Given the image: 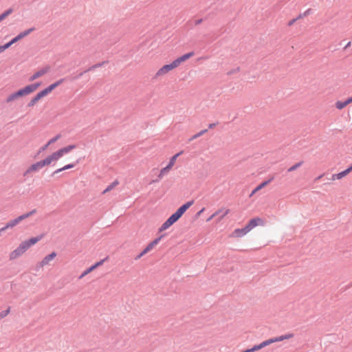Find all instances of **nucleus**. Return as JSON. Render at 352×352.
I'll return each instance as SVG.
<instances>
[{
  "label": "nucleus",
  "mask_w": 352,
  "mask_h": 352,
  "mask_svg": "<svg viewBox=\"0 0 352 352\" xmlns=\"http://www.w3.org/2000/svg\"><path fill=\"white\" fill-rule=\"evenodd\" d=\"M193 56L194 52H191L178 57L170 64L163 65L157 71L155 76L157 78H159L165 76L172 70L178 67L182 63L185 62L186 60H187Z\"/></svg>",
  "instance_id": "nucleus-1"
},
{
  "label": "nucleus",
  "mask_w": 352,
  "mask_h": 352,
  "mask_svg": "<svg viewBox=\"0 0 352 352\" xmlns=\"http://www.w3.org/2000/svg\"><path fill=\"white\" fill-rule=\"evenodd\" d=\"M42 236L30 238L28 240L22 241L19 246L12 250L9 254L10 260H15L23 255L29 248L35 245L37 242L42 239Z\"/></svg>",
  "instance_id": "nucleus-2"
},
{
  "label": "nucleus",
  "mask_w": 352,
  "mask_h": 352,
  "mask_svg": "<svg viewBox=\"0 0 352 352\" xmlns=\"http://www.w3.org/2000/svg\"><path fill=\"white\" fill-rule=\"evenodd\" d=\"M192 201H188L182 205L173 213L159 228L160 232H164L173 225L184 214V212L192 205Z\"/></svg>",
  "instance_id": "nucleus-3"
},
{
  "label": "nucleus",
  "mask_w": 352,
  "mask_h": 352,
  "mask_svg": "<svg viewBox=\"0 0 352 352\" xmlns=\"http://www.w3.org/2000/svg\"><path fill=\"white\" fill-rule=\"evenodd\" d=\"M76 147L75 144H69L52 153L43 160L45 166L56 164L64 155L76 148Z\"/></svg>",
  "instance_id": "nucleus-4"
},
{
  "label": "nucleus",
  "mask_w": 352,
  "mask_h": 352,
  "mask_svg": "<svg viewBox=\"0 0 352 352\" xmlns=\"http://www.w3.org/2000/svg\"><path fill=\"white\" fill-rule=\"evenodd\" d=\"M40 86V82H36L34 84L27 85L25 87L8 96L6 99V101L7 102H10L18 99L19 98L28 96L35 91Z\"/></svg>",
  "instance_id": "nucleus-5"
},
{
  "label": "nucleus",
  "mask_w": 352,
  "mask_h": 352,
  "mask_svg": "<svg viewBox=\"0 0 352 352\" xmlns=\"http://www.w3.org/2000/svg\"><path fill=\"white\" fill-rule=\"evenodd\" d=\"M64 81V79H60L55 82L51 84L47 87L45 88L42 91H39L34 98L31 99L28 103L29 107H33L35 105L41 98L51 93L55 88L61 85Z\"/></svg>",
  "instance_id": "nucleus-6"
},
{
  "label": "nucleus",
  "mask_w": 352,
  "mask_h": 352,
  "mask_svg": "<svg viewBox=\"0 0 352 352\" xmlns=\"http://www.w3.org/2000/svg\"><path fill=\"white\" fill-rule=\"evenodd\" d=\"M294 335L293 333H287V334L282 335L280 336L274 337V338L268 339L267 340H265V341L262 342L261 343H260L259 344L254 345L252 348L248 349V352H254V351H258V350L263 349V347H265L266 346L273 344L274 342H281V341H283L285 340H289V339L294 338Z\"/></svg>",
  "instance_id": "nucleus-7"
},
{
  "label": "nucleus",
  "mask_w": 352,
  "mask_h": 352,
  "mask_svg": "<svg viewBox=\"0 0 352 352\" xmlns=\"http://www.w3.org/2000/svg\"><path fill=\"white\" fill-rule=\"evenodd\" d=\"M35 212H36L35 210H32V211H30V212H28L26 214H22V215L18 217L17 218H16V219H14L13 220L10 221L9 222H8L6 223V226H4L3 228L0 229V232L1 231H4V230H7L9 228L14 227L16 225H17L19 222H21L23 219H25L26 218H28L29 217L32 215L34 213H35Z\"/></svg>",
  "instance_id": "nucleus-8"
},
{
  "label": "nucleus",
  "mask_w": 352,
  "mask_h": 352,
  "mask_svg": "<svg viewBox=\"0 0 352 352\" xmlns=\"http://www.w3.org/2000/svg\"><path fill=\"white\" fill-rule=\"evenodd\" d=\"M264 221L260 217H255L250 219L247 225L244 227L247 233L250 232L252 229L258 226H263Z\"/></svg>",
  "instance_id": "nucleus-9"
},
{
  "label": "nucleus",
  "mask_w": 352,
  "mask_h": 352,
  "mask_svg": "<svg viewBox=\"0 0 352 352\" xmlns=\"http://www.w3.org/2000/svg\"><path fill=\"white\" fill-rule=\"evenodd\" d=\"M162 237L163 236H160L154 239L153 241H152L151 243H149L146 245V247L143 250V251L137 256L136 259L141 258L142 256L149 252L151 250H153V248L159 243Z\"/></svg>",
  "instance_id": "nucleus-10"
},
{
  "label": "nucleus",
  "mask_w": 352,
  "mask_h": 352,
  "mask_svg": "<svg viewBox=\"0 0 352 352\" xmlns=\"http://www.w3.org/2000/svg\"><path fill=\"white\" fill-rule=\"evenodd\" d=\"M45 163L43 162V160L41 161H38V162L30 165L25 170V175L30 174L32 173L38 171V170L41 169L42 168L45 167Z\"/></svg>",
  "instance_id": "nucleus-11"
},
{
  "label": "nucleus",
  "mask_w": 352,
  "mask_h": 352,
  "mask_svg": "<svg viewBox=\"0 0 352 352\" xmlns=\"http://www.w3.org/2000/svg\"><path fill=\"white\" fill-rule=\"evenodd\" d=\"M56 256V253L53 252L51 254L45 256L39 263L40 267H44L48 265L50 263Z\"/></svg>",
  "instance_id": "nucleus-12"
},
{
  "label": "nucleus",
  "mask_w": 352,
  "mask_h": 352,
  "mask_svg": "<svg viewBox=\"0 0 352 352\" xmlns=\"http://www.w3.org/2000/svg\"><path fill=\"white\" fill-rule=\"evenodd\" d=\"M50 70L49 67H44L39 70H38L36 72H35L32 76H31L29 78L30 82H32L35 80L36 79L44 76L45 74H47Z\"/></svg>",
  "instance_id": "nucleus-13"
},
{
  "label": "nucleus",
  "mask_w": 352,
  "mask_h": 352,
  "mask_svg": "<svg viewBox=\"0 0 352 352\" xmlns=\"http://www.w3.org/2000/svg\"><path fill=\"white\" fill-rule=\"evenodd\" d=\"M247 230L245 228L235 229L230 234L232 238H241L247 234Z\"/></svg>",
  "instance_id": "nucleus-14"
},
{
  "label": "nucleus",
  "mask_w": 352,
  "mask_h": 352,
  "mask_svg": "<svg viewBox=\"0 0 352 352\" xmlns=\"http://www.w3.org/2000/svg\"><path fill=\"white\" fill-rule=\"evenodd\" d=\"M104 260H101L99 262H97L94 265H91L90 267L87 268L86 270H85L82 274L80 276V278H83L84 276H85L86 275H87L88 274H89L90 272H91L92 271H94L95 269H96L98 267L100 266L101 265H102L103 262H104Z\"/></svg>",
  "instance_id": "nucleus-15"
},
{
  "label": "nucleus",
  "mask_w": 352,
  "mask_h": 352,
  "mask_svg": "<svg viewBox=\"0 0 352 352\" xmlns=\"http://www.w3.org/2000/svg\"><path fill=\"white\" fill-rule=\"evenodd\" d=\"M349 173H350L349 172V170L346 168V170H344L339 173L333 174L331 176V179L332 180L341 179L342 178L346 176Z\"/></svg>",
  "instance_id": "nucleus-16"
},
{
  "label": "nucleus",
  "mask_w": 352,
  "mask_h": 352,
  "mask_svg": "<svg viewBox=\"0 0 352 352\" xmlns=\"http://www.w3.org/2000/svg\"><path fill=\"white\" fill-rule=\"evenodd\" d=\"M347 105H349V103L346 100V99L344 101H342V100H337L336 102H335V107L336 108V109L338 110H342L343 109H344Z\"/></svg>",
  "instance_id": "nucleus-17"
},
{
  "label": "nucleus",
  "mask_w": 352,
  "mask_h": 352,
  "mask_svg": "<svg viewBox=\"0 0 352 352\" xmlns=\"http://www.w3.org/2000/svg\"><path fill=\"white\" fill-rule=\"evenodd\" d=\"M272 179H270L267 181H265L263 182H262L261 184H260L256 188H254V190L252 192L250 196H252L254 193H256L257 191L261 190L263 188H264L265 186H266L271 181H272Z\"/></svg>",
  "instance_id": "nucleus-18"
},
{
  "label": "nucleus",
  "mask_w": 352,
  "mask_h": 352,
  "mask_svg": "<svg viewBox=\"0 0 352 352\" xmlns=\"http://www.w3.org/2000/svg\"><path fill=\"white\" fill-rule=\"evenodd\" d=\"M182 151L174 155L170 159V161L168 162V164H167L168 166H169L171 169L174 166V165L175 164V162H176V160H177V158L182 154Z\"/></svg>",
  "instance_id": "nucleus-19"
},
{
  "label": "nucleus",
  "mask_w": 352,
  "mask_h": 352,
  "mask_svg": "<svg viewBox=\"0 0 352 352\" xmlns=\"http://www.w3.org/2000/svg\"><path fill=\"white\" fill-rule=\"evenodd\" d=\"M76 164H77V162L76 163H71V164H66L63 167L57 169L55 171V173H60V172L65 170L73 168L76 166Z\"/></svg>",
  "instance_id": "nucleus-20"
},
{
  "label": "nucleus",
  "mask_w": 352,
  "mask_h": 352,
  "mask_svg": "<svg viewBox=\"0 0 352 352\" xmlns=\"http://www.w3.org/2000/svg\"><path fill=\"white\" fill-rule=\"evenodd\" d=\"M170 170H171V168H170L169 166H168L166 165L165 167L162 168L160 170V173H159V175H158V177H159L160 179L163 178V177H164L166 174H167V173H168Z\"/></svg>",
  "instance_id": "nucleus-21"
},
{
  "label": "nucleus",
  "mask_w": 352,
  "mask_h": 352,
  "mask_svg": "<svg viewBox=\"0 0 352 352\" xmlns=\"http://www.w3.org/2000/svg\"><path fill=\"white\" fill-rule=\"evenodd\" d=\"M34 30V28H30L27 30H25L21 33H19L17 36L19 38V40L23 38L24 37L27 36L28 34H30Z\"/></svg>",
  "instance_id": "nucleus-22"
},
{
  "label": "nucleus",
  "mask_w": 352,
  "mask_h": 352,
  "mask_svg": "<svg viewBox=\"0 0 352 352\" xmlns=\"http://www.w3.org/2000/svg\"><path fill=\"white\" fill-rule=\"evenodd\" d=\"M34 30V28H30L27 30H25L21 33H19L17 36L19 38V40L23 38L24 37L27 36L28 34H30Z\"/></svg>",
  "instance_id": "nucleus-23"
},
{
  "label": "nucleus",
  "mask_w": 352,
  "mask_h": 352,
  "mask_svg": "<svg viewBox=\"0 0 352 352\" xmlns=\"http://www.w3.org/2000/svg\"><path fill=\"white\" fill-rule=\"evenodd\" d=\"M34 30V28H30L27 30H25L21 33H19L17 36L19 38V40L23 38L24 37L27 36L28 34H30Z\"/></svg>",
  "instance_id": "nucleus-24"
},
{
  "label": "nucleus",
  "mask_w": 352,
  "mask_h": 352,
  "mask_svg": "<svg viewBox=\"0 0 352 352\" xmlns=\"http://www.w3.org/2000/svg\"><path fill=\"white\" fill-rule=\"evenodd\" d=\"M12 12V9L10 8L1 14H0V22L5 19L8 15Z\"/></svg>",
  "instance_id": "nucleus-25"
},
{
  "label": "nucleus",
  "mask_w": 352,
  "mask_h": 352,
  "mask_svg": "<svg viewBox=\"0 0 352 352\" xmlns=\"http://www.w3.org/2000/svg\"><path fill=\"white\" fill-rule=\"evenodd\" d=\"M118 184V182L116 181L113 182L111 184H110L103 192V193H106L108 191H110L112 190L115 186H116Z\"/></svg>",
  "instance_id": "nucleus-26"
},
{
  "label": "nucleus",
  "mask_w": 352,
  "mask_h": 352,
  "mask_svg": "<svg viewBox=\"0 0 352 352\" xmlns=\"http://www.w3.org/2000/svg\"><path fill=\"white\" fill-rule=\"evenodd\" d=\"M60 135H57L53 137L48 141L49 144H52L55 143L58 140L60 139Z\"/></svg>",
  "instance_id": "nucleus-27"
},
{
  "label": "nucleus",
  "mask_w": 352,
  "mask_h": 352,
  "mask_svg": "<svg viewBox=\"0 0 352 352\" xmlns=\"http://www.w3.org/2000/svg\"><path fill=\"white\" fill-rule=\"evenodd\" d=\"M302 162H299V163H297L296 164H294V166H291L289 169H288V171L289 172H292V171H294V170H296L297 168H298L300 165H301Z\"/></svg>",
  "instance_id": "nucleus-28"
},
{
  "label": "nucleus",
  "mask_w": 352,
  "mask_h": 352,
  "mask_svg": "<svg viewBox=\"0 0 352 352\" xmlns=\"http://www.w3.org/2000/svg\"><path fill=\"white\" fill-rule=\"evenodd\" d=\"M223 211V210H218L217 211H216L213 214H212L208 219V221H210L211 219H212L215 216L219 214L221 212Z\"/></svg>",
  "instance_id": "nucleus-29"
},
{
  "label": "nucleus",
  "mask_w": 352,
  "mask_h": 352,
  "mask_svg": "<svg viewBox=\"0 0 352 352\" xmlns=\"http://www.w3.org/2000/svg\"><path fill=\"white\" fill-rule=\"evenodd\" d=\"M222 210H223V211L220 213L221 215V219H223L225 216H226L230 212L229 209H222Z\"/></svg>",
  "instance_id": "nucleus-30"
},
{
  "label": "nucleus",
  "mask_w": 352,
  "mask_h": 352,
  "mask_svg": "<svg viewBox=\"0 0 352 352\" xmlns=\"http://www.w3.org/2000/svg\"><path fill=\"white\" fill-rule=\"evenodd\" d=\"M20 41L18 36H15L14 38H13L10 42H8V43L9 44L10 47L16 43L17 41Z\"/></svg>",
  "instance_id": "nucleus-31"
},
{
  "label": "nucleus",
  "mask_w": 352,
  "mask_h": 352,
  "mask_svg": "<svg viewBox=\"0 0 352 352\" xmlns=\"http://www.w3.org/2000/svg\"><path fill=\"white\" fill-rule=\"evenodd\" d=\"M9 47H10V45L8 43L3 45H1L0 46V53L3 52L4 50H6V49H8Z\"/></svg>",
  "instance_id": "nucleus-32"
},
{
  "label": "nucleus",
  "mask_w": 352,
  "mask_h": 352,
  "mask_svg": "<svg viewBox=\"0 0 352 352\" xmlns=\"http://www.w3.org/2000/svg\"><path fill=\"white\" fill-rule=\"evenodd\" d=\"M300 18H301V15H300L297 19H292V20L289 21L288 22V25H289V26H292V25H293L296 21V20H297L298 19H300Z\"/></svg>",
  "instance_id": "nucleus-33"
},
{
  "label": "nucleus",
  "mask_w": 352,
  "mask_h": 352,
  "mask_svg": "<svg viewBox=\"0 0 352 352\" xmlns=\"http://www.w3.org/2000/svg\"><path fill=\"white\" fill-rule=\"evenodd\" d=\"M51 145L50 144H49V142H47L46 144H45L44 146H43L41 148H40V151H45L48 146Z\"/></svg>",
  "instance_id": "nucleus-34"
},
{
  "label": "nucleus",
  "mask_w": 352,
  "mask_h": 352,
  "mask_svg": "<svg viewBox=\"0 0 352 352\" xmlns=\"http://www.w3.org/2000/svg\"><path fill=\"white\" fill-rule=\"evenodd\" d=\"M206 131V130L201 131L200 133H199L197 135H195L194 136V138H197V137H199V136H200V135H203Z\"/></svg>",
  "instance_id": "nucleus-35"
},
{
  "label": "nucleus",
  "mask_w": 352,
  "mask_h": 352,
  "mask_svg": "<svg viewBox=\"0 0 352 352\" xmlns=\"http://www.w3.org/2000/svg\"><path fill=\"white\" fill-rule=\"evenodd\" d=\"M346 100H347L349 104L352 103V96L351 97L346 98Z\"/></svg>",
  "instance_id": "nucleus-36"
},
{
  "label": "nucleus",
  "mask_w": 352,
  "mask_h": 352,
  "mask_svg": "<svg viewBox=\"0 0 352 352\" xmlns=\"http://www.w3.org/2000/svg\"><path fill=\"white\" fill-rule=\"evenodd\" d=\"M202 22V19H199L195 21V25H199Z\"/></svg>",
  "instance_id": "nucleus-37"
},
{
  "label": "nucleus",
  "mask_w": 352,
  "mask_h": 352,
  "mask_svg": "<svg viewBox=\"0 0 352 352\" xmlns=\"http://www.w3.org/2000/svg\"><path fill=\"white\" fill-rule=\"evenodd\" d=\"M349 173L352 171V164L347 168Z\"/></svg>",
  "instance_id": "nucleus-38"
},
{
  "label": "nucleus",
  "mask_w": 352,
  "mask_h": 352,
  "mask_svg": "<svg viewBox=\"0 0 352 352\" xmlns=\"http://www.w3.org/2000/svg\"><path fill=\"white\" fill-rule=\"evenodd\" d=\"M204 210V208H202V209L199 211V213L202 212Z\"/></svg>",
  "instance_id": "nucleus-39"
},
{
  "label": "nucleus",
  "mask_w": 352,
  "mask_h": 352,
  "mask_svg": "<svg viewBox=\"0 0 352 352\" xmlns=\"http://www.w3.org/2000/svg\"><path fill=\"white\" fill-rule=\"evenodd\" d=\"M9 312V310H7L5 315H6Z\"/></svg>",
  "instance_id": "nucleus-40"
}]
</instances>
